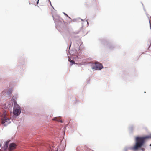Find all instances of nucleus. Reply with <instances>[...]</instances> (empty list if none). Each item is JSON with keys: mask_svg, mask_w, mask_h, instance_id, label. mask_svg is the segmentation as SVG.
I'll return each mask as SVG.
<instances>
[{"mask_svg": "<svg viewBox=\"0 0 151 151\" xmlns=\"http://www.w3.org/2000/svg\"><path fill=\"white\" fill-rule=\"evenodd\" d=\"M151 138V136H146L143 137H137L136 139V143L135 145L132 148V149L134 150H138L142 146L146 139Z\"/></svg>", "mask_w": 151, "mask_h": 151, "instance_id": "1", "label": "nucleus"}, {"mask_svg": "<svg viewBox=\"0 0 151 151\" xmlns=\"http://www.w3.org/2000/svg\"><path fill=\"white\" fill-rule=\"evenodd\" d=\"M7 112L6 110H3L0 112V116L1 118V123L2 124L6 126L10 123V119L8 117Z\"/></svg>", "mask_w": 151, "mask_h": 151, "instance_id": "2", "label": "nucleus"}, {"mask_svg": "<svg viewBox=\"0 0 151 151\" xmlns=\"http://www.w3.org/2000/svg\"><path fill=\"white\" fill-rule=\"evenodd\" d=\"M102 65L100 63L93 64L92 65V69L95 70H99L103 68Z\"/></svg>", "mask_w": 151, "mask_h": 151, "instance_id": "3", "label": "nucleus"}, {"mask_svg": "<svg viewBox=\"0 0 151 151\" xmlns=\"http://www.w3.org/2000/svg\"><path fill=\"white\" fill-rule=\"evenodd\" d=\"M21 112V110L20 107L18 105H15L13 111V114L15 115H18Z\"/></svg>", "mask_w": 151, "mask_h": 151, "instance_id": "4", "label": "nucleus"}, {"mask_svg": "<svg viewBox=\"0 0 151 151\" xmlns=\"http://www.w3.org/2000/svg\"><path fill=\"white\" fill-rule=\"evenodd\" d=\"M16 145L14 143H12L10 144L9 147V151H12L16 147Z\"/></svg>", "mask_w": 151, "mask_h": 151, "instance_id": "5", "label": "nucleus"}, {"mask_svg": "<svg viewBox=\"0 0 151 151\" xmlns=\"http://www.w3.org/2000/svg\"><path fill=\"white\" fill-rule=\"evenodd\" d=\"M39 0H30L29 4H33L35 5L37 4L38 3Z\"/></svg>", "mask_w": 151, "mask_h": 151, "instance_id": "6", "label": "nucleus"}, {"mask_svg": "<svg viewBox=\"0 0 151 151\" xmlns=\"http://www.w3.org/2000/svg\"><path fill=\"white\" fill-rule=\"evenodd\" d=\"M52 120L54 121H56L61 122H63L62 120L61 119V118L60 117H56L55 118H53L52 119Z\"/></svg>", "mask_w": 151, "mask_h": 151, "instance_id": "7", "label": "nucleus"}, {"mask_svg": "<svg viewBox=\"0 0 151 151\" xmlns=\"http://www.w3.org/2000/svg\"><path fill=\"white\" fill-rule=\"evenodd\" d=\"M68 60L69 61H70L71 63H72L71 65H72V64L75 63L74 61L73 60H71L69 58Z\"/></svg>", "mask_w": 151, "mask_h": 151, "instance_id": "8", "label": "nucleus"}, {"mask_svg": "<svg viewBox=\"0 0 151 151\" xmlns=\"http://www.w3.org/2000/svg\"><path fill=\"white\" fill-rule=\"evenodd\" d=\"M64 14L65 15V16H67V17H68V15L67 14H66V13H64Z\"/></svg>", "mask_w": 151, "mask_h": 151, "instance_id": "9", "label": "nucleus"}, {"mask_svg": "<svg viewBox=\"0 0 151 151\" xmlns=\"http://www.w3.org/2000/svg\"><path fill=\"white\" fill-rule=\"evenodd\" d=\"M49 151H52V149L51 148V147H50V149L49 150Z\"/></svg>", "mask_w": 151, "mask_h": 151, "instance_id": "10", "label": "nucleus"}, {"mask_svg": "<svg viewBox=\"0 0 151 151\" xmlns=\"http://www.w3.org/2000/svg\"><path fill=\"white\" fill-rule=\"evenodd\" d=\"M150 146H151V144H150Z\"/></svg>", "mask_w": 151, "mask_h": 151, "instance_id": "11", "label": "nucleus"}]
</instances>
